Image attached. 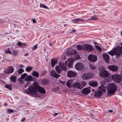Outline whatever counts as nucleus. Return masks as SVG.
<instances>
[{"label":"nucleus","mask_w":122,"mask_h":122,"mask_svg":"<svg viewBox=\"0 0 122 122\" xmlns=\"http://www.w3.org/2000/svg\"><path fill=\"white\" fill-rule=\"evenodd\" d=\"M122 46H117L112 49L110 51L108 52L109 54L112 56L115 55L117 57L121 56L122 58V43H121Z\"/></svg>","instance_id":"nucleus-1"},{"label":"nucleus","mask_w":122,"mask_h":122,"mask_svg":"<svg viewBox=\"0 0 122 122\" xmlns=\"http://www.w3.org/2000/svg\"><path fill=\"white\" fill-rule=\"evenodd\" d=\"M76 48L79 51L82 50L89 52L93 50V48L91 46L87 44H85L83 46L80 45H78L77 46Z\"/></svg>","instance_id":"nucleus-2"},{"label":"nucleus","mask_w":122,"mask_h":122,"mask_svg":"<svg viewBox=\"0 0 122 122\" xmlns=\"http://www.w3.org/2000/svg\"><path fill=\"white\" fill-rule=\"evenodd\" d=\"M109 88L108 90L107 95H110L114 93L117 90V86L114 83H111L108 84Z\"/></svg>","instance_id":"nucleus-3"},{"label":"nucleus","mask_w":122,"mask_h":122,"mask_svg":"<svg viewBox=\"0 0 122 122\" xmlns=\"http://www.w3.org/2000/svg\"><path fill=\"white\" fill-rule=\"evenodd\" d=\"M94 74L91 72L85 73L82 75L81 78L84 80H86L90 79L94 76Z\"/></svg>","instance_id":"nucleus-4"},{"label":"nucleus","mask_w":122,"mask_h":122,"mask_svg":"<svg viewBox=\"0 0 122 122\" xmlns=\"http://www.w3.org/2000/svg\"><path fill=\"white\" fill-rule=\"evenodd\" d=\"M105 91V90L102 87H99L97 91L95 92V96L97 97H100L102 95L103 93Z\"/></svg>","instance_id":"nucleus-5"},{"label":"nucleus","mask_w":122,"mask_h":122,"mask_svg":"<svg viewBox=\"0 0 122 122\" xmlns=\"http://www.w3.org/2000/svg\"><path fill=\"white\" fill-rule=\"evenodd\" d=\"M112 77L113 80L116 82L119 83L121 81L122 77L120 76L117 74L113 75Z\"/></svg>","instance_id":"nucleus-6"},{"label":"nucleus","mask_w":122,"mask_h":122,"mask_svg":"<svg viewBox=\"0 0 122 122\" xmlns=\"http://www.w3.org/2000/svg\"><path fill=\"white\" fill-rule=\"evenodd\" d=\"M37 86H30L28 88L29 92L31 93H35L37 92Z\"/></svg>","instance_id":"nucleus-7"},{"label":"nucleus","mask_w":122,"mask_h":122,"mask_svg":"<svg viewBox=\"0 0 122 122\" xmlns=\"http://www.w3.org/2000/svg\"><path fill=\"white\" fill-rule=\"evenodd\" d=\"M88 60L92 62H95L97 60V57L95 56L92 54H90L88 56Z\"/></svg>","instance_id":"nucleus-8"},{"label":"nucleus","mask_w":122,"mask_h":122,"mask_svg":"<svg viewBox=\"0 0 122 122\" xmlns=\"http://www.w3.org/2000/svg\"><path fill=\"white\" fill-rule=\"evenodd\" d=\"M84 66L81 63L78 62L76 63L75 65V69L77 70H81L83 69Z\"/></svg>","instance_id":"nucleus-9"},{"label":"nucleus","mask_w":122,"mask_h":122,"mask_svg":"<svg viewBox=\"0 0 122 122\" xmlns=\"http://www.w3.org/2000/svg\"><path fill=\"white\" fill-rule=\"evenodd\" d=\"M73 59L72 58H70L65 62V64L66 65H67L69 67H71L73 64Z\"/></svg>","instance_id":"nucleus-10"},{"label":"nucleus","mask_w":122,"mask_h":122,"mask_svg":"<svg viewBox=\"0 0 122 122\" xmlns=\"http://www.w3.org/2000/svg\"><path fill=\"white\" fill-rule=\"evenodd\" d=\"M76 74L74 71L71 70L69 71H68L67 73V76L70 77H73L76 76Z\"/></svg>","instance_id":"nucleus-11"},{"label":"nucleus","mask_w":122,"mask_h":122,"mask_svg":"<svg viewBox=\"0 0 122 122\" xmlns=\"http://www.w3.org/2000/svg\"><path fill=\"white\" fill-rule=\"evenodd\" d=\"M108 69L110 70L113 71H116L118 69V67L115 65H110L108 66Z\"/></svg>","instance_id":"nucleus-12"},{"label":"nucleus","mask_w":122,"mask_h":122,"mask_svg":"<svg viewBox=\"0 0 122 122\" xmlns=\"http://www.w3.org/2000/svg\"><path fill=\"white\" fill-rule=\"evenodd\" d=\"M102 56L105 62L107 63H109L110 57L108 54L104 53L102 54Z\"/></svg>","instance_id":"nucleus-13"},{"label":"nucleus","mask_w":122,"mask_h":122,"mask_svg":"<svg viewBox=\"0 0 122 122\" xmlns=\"http://www.w3.org/2000/svg\"><path fill=\"white\" fill-rule=\"evenodd\" d=\"M99 74L100 76L102 77H107L108 76L109 73L106 70H104L102 72H100Z\"/></svg>","instance_id":"nucleus-14"},{"label":"nucleus","mask_w":122,"mask_h":122,"mask_svg":"<svg viewBox=\"0 0 122 122\" xmlns=\"http://www.w3.org/2000/svg\"><path fill=\"white\" fill-rule=\"evenodd\" d=\"M51 75L53 77L58 78L60 76L59 74H57L55 70H52L50 72Z\"/></svg>","instance_id":"nucleus-15"},{"label":"nucleus","mask_w":122,"mask_h":122,"mask_svg":"<svg viewBox=\"0 0 122 122\" xmlns=\"http://www.w3.org/2000/svg\"><path fill=\"white\" fill-rule=\"evenodd\" d=\"M13 71L14 68L10 66L8 67L6 70L4 71V72L6 74H10L13 72Z\"/></svg>","instance_id":"nucleus-16"},{"label":"nucleus","mask_w":122,"mask_h":122,"mask_svg":"<svg viewBox=\"0 0 122 122\" xmlns=\"http://www.w3.org/2000/svg\"><path fill=\"white\" fill-rule=\"evenodd\" d=\"M91 91V90L88 88H85L81 90L82 93L85 95H86L89 94Z\"/></svg>","instance_id":"nucleus-17"},{"label":"nucleus","mask_w":122,"mask_h":122,"mask_svg":"<svg viewBox=\"0 0 122 122\" xmlns=\"http://www.w3.org/2000/svg\"><path fill=\"white\" fill-rule=\"evenodd\" d=\"M37 90L41 93L45 94L46 93L45 89L39 85L37 86Z\"/></svg>","instance_id":"nucleus-18"},{"label":"nucleus","mask_w":122,"mask_h":122,"mask_svg":"<svg viewBox=\"0 0 122 122\" xmlns=\"http://www.w3.org/2000/svg\"><path fill=\"white\" fill-rule=\"evenodd\" d=\"M72 22L75 23H79V22H84L85 20L81 18L73 19L72 20Z\"/></svg>","instance_id":"nucleus-19"},{"label":"nucleus","mask_w":122,"mask_h":122,"mask_svg":"<svg viewBox=\"0 0 122 122\" xmlns=\"http://www.w3.org/2000/svg\"><path fill=\"white\" fill-rule=\"evenodd\" d=\"M67 86L68 87H71L73 86V80H70L67 81L66 82Z\"/></svg>","instance_id":"nucleus-20"},{"label":"nucleus","mask_w":122,"mask_h":122,"mask_svg":"<svg viewBox=\"0 0 122 122\" xmlns=\"http://www.w3.org/2000/svg\"><path fill=\"white\" fill-rule=\"evenodd\" d=\"M73 87L77 88L80 89H81V87L80 83L77 82H76L73 84Z\"/></svg>","instance_id":"nucleus-21"},{"label":"nucleus","mask_w":122,"mask_h":122,"mask_svg":"<svg viewBox=\"0 0 122 122\" xmlns=\"http://www.w3.org/2000/svg\"><path fill=\"white\" fill-rule=\"evenodd\" d=\"M89 84L92 86H96L98 84L96 81H92L89 82Z\"/></svg>","instance_id":"nucleus-22"},{"label":"nucleus","mask_w":122,"mask_h":122,"mask_svg":"<svg viewBox=\"0 0 122 122\" xmlns=\"http://www.w3.org/2000/svg\"><path fill=\"white\" fill-rule=\"evenodd\" d=\"M33 78L31 76H27L26 78L25 79V81H33Z\"/></svg>","instance_id":"nucleus-23"},{"label":"nucleus","mask_w":122,"mask_h":122,"mask_svg":"<svg viewBox=\"0 0 122 122\" xmlns=\"http://www.w3.org/2000/svg\"><path fill=\"white\" fill-rule=\"evenodd\" d=\"M42 83L43 85H47L49 84V80L46 79H44L42 80Z\"/></svg>","instance_id":"nucleus-24"},{"label":"nucleus","mask_w":122,"mask_h":122,"mask_svg":"<svg viewBox=\"0 0 122 122\" xmlns=\"http://www.w3.org/2000/svg\"><path fill=\"white\" fill-rule=\"evenodd\" d=\"M55 69L58 73H60L62 71L61 65L59 66H56Z\"/></svg>","instance_id":"nucleus-25"},{"label":"nucleus","mask_w":122,"mask_h":122,"mask_svg":"<svg viewBox=\"0 0 122 122\" xmlns=\"http://www.w3.org/2000/svg\"><path fill=\"white\" fill-rule=\"evenodd\" d=\"M17 77L14 76H10V80L13 82H15L16 81V79Z\"/></svg>","instance_id":"nucleus-26"},{"label":"nucleus","mask_w":122,"mask_h":122,"mask_svg":"<svg viewBox=\"0 0 122 122\" xmlns=\"http://www.w3.org/2000/svg\"><path fill=\"white\" fill-rule=\"evenodd\" d=\"M57 61L56 60L52 59L51 60V65L52 67L54 66L57 63Z\"/></svg>","instance_id":"nucleus-27"},{"label":"nucleus","mask_w":122,"mask_h":122,"mask_svg":"<svg viewBox=\"0 0 122 122\" xmlns=\"http://www.w3.org/2000/svg\"><path fill=\"white\" fill-rule=\"evenodd\" d=\"M32 75L36 77H38L39 76L38 73L36 71H34L32 73Z\"/></svg>","instance_id":"nucleus-28"},{"label":"nucleus","mask_w":122,"mask_h":122,"mask_svg":"<svg viewBox=\"0 0 122 122\" xmlns=\"http://www.w3.org/2000/svg\"><path fill=\"white\" fill-rule=\"evenodd\" d=\"M61 70L66 71L67 70L65 66L64 63L62 64L61 65Z\"/></svg>","instance_id":"nucleus-29"},{"label":"nucleus","mask_w":122,"mask_h":122,"mask_svg":"<svg viewBox=\"0 0 122 122\" xmlns=\"http://www.w3.org/2000/svg\"><path fill=\"white\" fill-rule=\"evenodd\" d=\"M98 18L95 16H93L92 17L90 18H89L88 20H98Z\"/></svg>","instance_id":"nucleus-30"},{"label":"nucleus","mask_w":122,"mask_h":122,"mask_svg":"<svg viewBox=\"0 0 122 122\" xmlns=\"http://www.w3.org/2000/svg\"><path fill=\"white\" fill-rule=\"evenodd\" d=\"M5 87L10 90H12V85L11 84H6Z\"/></svg>","instance_id":"nucleus-31"},{"label":"nucleus","mask_w":122,"mask_h":122,"mask_svg":"<svg viewBox=\"0 0 122 122\" xmlns=\"http://www.w3.org/2000/svg\"><path fill=\"white\" fill-rule=\"evenodd\" d=\"M86 85V83L84 81L82 82L81 83H80V86L81 89L83 87L85 86Z\"/></svg>","instance_id":"nucleus-32"},{"label":"nucleus","mask_w":122,"mask_h":122,"mask_svg":"<svg viewBox=\"0 0 122 122\" xmlns=\"http://www.w3.org/2000/svg\"><path fill=\"white\" fill-rule=\"evenodd\" d=\"M95 48L99 51L101 52L102 51V50L101 48L99 46L97 45H95Z\"/></svg>","instance_id":"nucleus-33"},{"label":"nucleus","mask_w":122,"mask_h":122,"mask_svg":"<svg viewBox=\"0 0 122 122\" xmlns=\"http://www.w3.org/2000/svg\"><path fill=\"white\" fill-rule=\"evenodd\" d=\"M27 74L26 73H24L22 74L21 77V79H24L25 77L27 76Z\"/></svg>","instance_id":"nucleus-34"},{"label":"nucleus","mask_w":122,"mask_h":122,"mask_svg":"<svg viewBox=\"0 0 122 122\" xmlns=\"http://www.w3.org/2000/svg\"><path fill=\"white\" fill-rule=\"evenodd\" d=\"M32 69V68L30 66H27L26 68V70L27 71L29 72L31 71Z\"/></svg>","instance_id":"nucleus-35"},{"label":"nucleus","mask_w":122,"mask_h":122,"mask_svg":"<svg viewBox=\"0 0 122 122\" xmlns=\"http://www.w3.org/2000/svg\"><path fill=\"white\" fill-rule=\"evenodd\" d=\"M5 52L6 53H9L10 54H11V52L10 49L9 48L6 49L5 50Z\"/></svg>","instance_id":"nucleus-36"},{"label":"nucleus","mask_w":122,"mask_h":122,"mask_svg":"<svg viewBox=\"0 0 122 122\" xmlns=\"http://www.w3.org/2000/svg\"><path fill=\"white\" fill-rule=\"evenodd\" d=\"M24 71L23 69H19L18 71L19 74H21L22 73L24 72Z\"/></svg>","instance_id":"nucleus-37"},{"label":"nucleus","mask_w":122,"mask_h":122,"mask_svg":"<svg viewBox=\"0 0 122 122\" xmlns=\"http://www.w3.org/2000/svg\"><path fill=\"white\" fill-rule=\"evenodd\" d=\"M80 58V56L79 55H77L75 56L74 57V59L75 60H78Z\"/></svg>","instance_id":"nucleus-38"},{"label":"nucleus","mask_w":122,"mask_h":122,"mask_svg":"<svg viewBox=\"0 0 122 122\" xmlns=\"http://www.w3.org/2000/svg\"><path fill=\"white\" fill-rule=\"evenodd\" d=\"M14 111L12 109H8L7 110V113H10L13 112Z\"/></svg>","instance_id":"nucleus-39"},{"label":"nucleus","mask_w":122,"mask_h":122,"mask_svg":"<svg viewBox=\"0 0 122 122\" xmlns=\"http://www.w3.org/2000/svg\"><path fill=\"white\" fill-rule=\"evenodd\" d=\"M104 67L103 66H102L99 68V70L100 71V72H102L104 71Z\"/></svg>","instance_id":"nucleus-40"},{"label":"nucleus","mask_w":122,"mask_h":122,"mask_svg":"<svg viewBox=\"0 0 122 122\" xmlns=\"http://www.w3.org/2000/svg\"><path fill=\"white\" fill-rule=\"evenodd\" d=\"M17 45L19 46H21L23 45V44L20 42H18L17 43Z\"/></svg>","instance_id":"nucleus-41"},{"label":"nucleus","mask_w":122,"mask_h":122,"mask_svg":"<svg viewBox=\"0 0 122 122\" xmlns=\"http://www.w3.org/2000/svg\"><path fill=\"white\" fill-rule=\"evenodd\" d=\"M90 68L91 69L93 70L95 69L96 68V67L95 66H91L90 67Z\"/></svg>","instance_id":"nucleus-42"},{"label":"nucleus","mask_w":122,"mask_h":122,"mask_svg":"<svg viewBox=\"0 0 122 122\" xmlns=\"http://www.w3.org/2000/svg\"><path fill=\"white\" fill-rule=\"evenodd\" d=\"M76 52V50L74 51H72V52L71 53L72 55H74L75 54Z\"/></svg>","instance_id":"nucleus-43"},{"label":"nucleus","mask_w":122,"mask_h":122,"mask_svg":"<svg viewBox=\"0 0 122 122\" xmlns=\"http://www.w3.org/2000/svg\"><path fill=\"white\" fill-rule=\"evenodd\" d=\"M17 53V52L15 51H13V54L14 55L16 56Z\"/></svg>","instance_id":"nucleus-44"},{"label":"nucleus","mask_w":122,"mask_h":122,"mask_svg":"<svg viewBox=\"0 0 122 122\" xmlns=\"http://www.w3.org/2000/svg\"><path fill=\"white\" fill-rule=\"evenodd\" d=\"M37 46L36 45H35L33 47L32 49L33 50H35L37 47Z\"/></svg>","instance_id":"nucleus-45"},{"label":"nucleus","mask_w":122,"mask_h":122,"mask_svg":"<svg viewBox=\"0 0 122 122\" xmlns=\"http://www.w3.org/2000/svg\"><path fill=\"white\" fill-rule=\"evenodd\" d=\"M10 19H8V18H6L5 19V20H4V22H7L8 21H9V20Z\"/></svg>","instance_id":"nucleus-46"},{"label":"nucleus","mask_w":122,"mask_h":122,"mask_svg":"<svg viewBox=\"0 0 122 122\" xmlns=\"http://www.w3.org/2000/svg\"><path fill=\"white\" fill-rule=\"evenodd\" d=\"M19 81H20V82L21 84H23V83L24 81L23 80H19Z\"/></svg>","instance_id":"nucleus-47"},{"label":"nucleus","mask_w":122,"mask_h":122,"mask_svg":"<svg viewBox=\"0 0 122 122\" xmlns=\"http://www.w3.org/2000/svg\"><path fill=\"white\" fill-rule=\"evenodd\" d=\"M57 91V89L56 88H53L52 89V91L54 92H55Z\"/></svg>","instance_id":"nucleus-48"},{"label":"nucleus","mask_w":122,"mask_h":122,"mask_svg":"<svg viewBox=\"0 0 122 122\" xmlns=\"http://www.w3.org/2000/svg\"><path fill=\"white\" fill-rule=\"evenodd\" d=\"M60 114V113H55L54 114L53 116L54 117H56L57 115H58V114Z\"/></svg>","instance_id":"nucleus-49"},{"label":"nucleus","mask_w":122,"mask_h":122,"mask_svg":"<svg viewBox=\"0 0 122 122\" xmlns=\"http://www.w3.org/2000/svg\"><path fill=\"white\" fill-rule=\"evenodd\" d=\"M43 8H45V9H47L48 8L45 5H43Z\"/></svg>","instance_id":"nucleus-50"},{"label":"nucleus","mask_w":122,"mask_h":122,"mask_svg":"<svg viewBox=\"0 0 122 122\" xmlns=\"http://www.w3.org/2000/svg\"><path fill=\"white\" fill-rule=\"evenodd\" d=\"M33 22L34 23H35L36 22V21L35 19H32Z\"/></svg>","instance_id":"nucleus-51"},{"label":"nucleus","mask_w":122,"mask_h":122,"mask_svg":"<svg viewBox=\"0 0 122 122\" xmlns=\"http://www.w3.org/2000/svg\"><path fill=\"white\" fill-rule=\"evenodd\" d=\"M29 84V82H27L26 83V85H25V88L26 87V86L28 85Z\"/></svg>","instance_id":"nucleus-52"},{"label":"nucleus","mask_w":122,"mask_h":122,"mask_svg":"<svg viewBox=\"0 0 122 122\" xmlns=\"http://www.w3.org/2000/svg\"><path fill=\"white\" fill-rule=\"evenodd\" d=\"M25 119V117L23 118L21 120V121L23 122L24 121Z\"/></svg>","instance_id":"nucleus-53"},{"label":"nucleus","mask_w":122,"mask_h":122,"mask_svg":"<svg viewBox=\"0 0 122 122\" xmlns=\"http://www.w3.org/2000/svg\"><path fill=\"white\" fill-rule=\"evenodd\" d=\"M24 66L22 65H20L19 66L20 67H24Z\"/></svg>","instance_id":"nucleus-54"},{"label":"nucleus","mask_w":122,"mask_h":122,"mask_svg":"<svg viewBox=\"0 0 122 122\" xmlns=\"http://www.w3.org/2000/svg\"><path fill=\"white\" fill-rule=\"evenodd\" d=\"M43 5L42 4H41L40 5V7H43V5Z\"/></svg>","instance_id":"nucleus-55"},{"label":"nucleus","mask_w":122,"mask_h":122,"mask_svg":"<svg viewBox=\"0 0 122 122\" xmlns=\"http://www.w3.org/2000/svg\"><path fill=\"white\" fill-rule=\"evenodd\" d=\"M109 112L111 113L113 112V111L112 110H109Z\"/></svg>","instance_id":"nucleus-56"},{"label":"nucleus","mask_w":122,"mask_h":122,"mask_svg":"<svg viewBox=\"0 0 122 122\" xmlns=\"http://www.w3.org/2000/svg\"><path fill=\"white\" fill-rule=\"evenodd\" d=\"M49 45L50 46H52V45H53V44L52 43H51L49 44Z\"/></svg>","instance_id":"nucleus-57"},{"label":"nucleus","mask_w":122,"mask_h":122,"mask_svg":"<svg viewBox=\"0 0 122 122\" xmlns=\"http://www.w3.org/2000/svg\"><path fill=\"white\" fill-rule=\"evenodd\" d=\"M28 55V54H27H27H25L24 55V56H26L27 55Z\"/></svg>","instance_id":"nucleus-58"},{"label":"nucleus","mask_w":122,"mask_h":122,"mask_svg":"<svg viewBox=\"0 0 122 122\" xmlns=\"http://www.w3.org/2000/svg\"><path fill=\"white\" fill-rule=\"evenodd\" d=\"M25 91L27 93L29 94V93L28 92L27 90H26Z\"/></svg>","instance_id":"nucleus-59"},{"label":"nucleus","mask_w":122,"mask_h":122,"mask_svg":"<svg viewBox=\"0 0 122 122\" xmlns=\"http://www.w3.org/2000/svg\"><path fill=\"white\" fill-rule=\"evenodd\" d=\"M75 30H74V29H73L72 30V31L73 32H75Z\"/></svg>","instance_id":"nucleus-60"},{"label":"nucleus","mask_w":122,"mask_h":122,"mask_svg":"<svg viewBox=\"0 0 122 122\" xmlns=\"http://www.w3.org/2000/svg\"><path fill=\"white\" fill-rule=\"evenodd\" d=\"M94 43L95 44H97L98 43H97L95 42H94Z\"/></svg>","instance_id":"nucleus-61"},{"label":"nucleus","mask_w":122,"mask_h":122,"mask_svg":"<svg viewBox=\"0 0 122 122\" xmlns=\"http://www.w3.org/2000/svg\"><path fill=\"white\" fill-rule=\"evenodd\" d=\"M121 75L122 76V71L121 72Z\"/></svg>","instance_id":"nucleus-62"},{"label":"nucleus","mask_w":122,"mask_h":122,"mask_svg":"<svg viewBox=\"0 0 122 122\" xmlns=\"http://www.w3.org/2000/svg\"><path fill=\"white\" fill-rule=\"evenodd\" d=\"M7 105V104L5 103L4 104V105L5 106H6V105Z\"/></svg>","instance_id":"nucleus-63"},{"label":"nucleus","mask_w":122,"mask_h":122,"mask_svg":"<svg viewBox=\"0 0 122 122\" xmlns=\"http://www.w3.org/2000/svg\"><path fill=\"white\" fill-rule=\"evenodd\" d=\"M92 91H94V89H92Z\"/></svg>","instance_id":"nucleus-64"}]
</instances>
